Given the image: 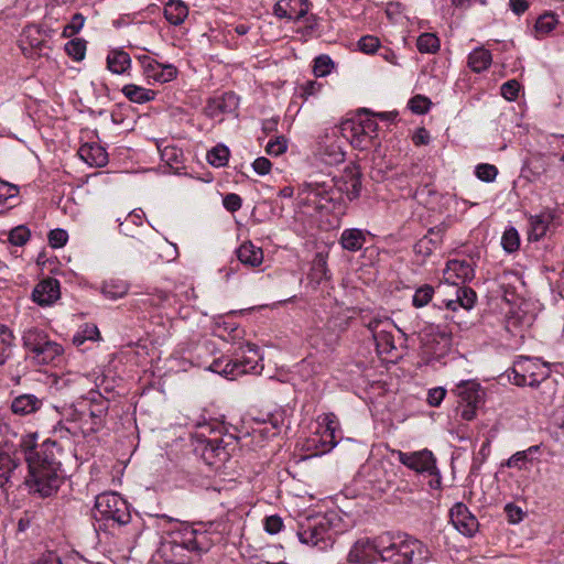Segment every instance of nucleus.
<instances>
[{"label": "nucleus", "instance_id": "9b49d317", "mask_svg": "<svg viewBox=\"0 0 564 564\" xmlns=\"http://www.w3.org/2000/svg\"><path fill=\"white\" fill-rule=\"evenodd\" d=\"M449 518L455 529L466 536H473L478 530V520L463 502L452 507Z\"/></svg>", "mask_w": 564, "mask_h": 564}, {"label": "nucleus", "instance_id": "a18cd8bd", "mask_svg": "<svg viewBox=\"0 0 564 564\" xmlns=\"http://www.w3.org/2000/svg\"><path fill=\"white\" fill-rule=\"evenodd\" d=\"M288 149V140L283 135H279L273 140H270L265 145V152L269 155L278 156L283 154Z\"/></svg>", "mask_w": 564, "mask_h": 564}, {"label": "nucleus", "instance_id": "bf43d9fd", "mask_svg": "<svg viewBox=\"0 0 564 564\" xmlns=\"http://www.w3.org/2000/svg\"><path fill=\"white\" fill-rule=\"evenodd\" d=\"M173 297L172 294L165 291H156L154 294H151L148 299V302L156 307H164L166 303L171 301Z\"/></svg>", "mask_w": 564, "mask_h": 564}, {"label": "nucleus", "instance_id": "5701e85b", "mask_svg": "<svg viewBox=\"0 0 564 564\" xmlns=\"http://www.w3.org/2000/svg\"><path fill=\"white\" fill-rule=\"evenodd\" d=\"M188 15V7L180 0H170L164 7V17L173 25L182 24Z\"/></svg>", "mask_w": 564, "mask_h": 564}, {"label": "nucleus", "instance_id": "5fc2aeb1", "mask_svg": "<svg viewBox=\"0 0 564 564\" xmlns=\"http://www.w3.org/2000/svg\"><path fill=\"white\" fill-rule=\"evenodd\" d=\"M337 434L332 431L323 430L319 436V443L322 445V452H329L337 444Z\"/></svg>", "mask_w": 564, "mask_h": 564}, {"label": "nucleus", "instance_id": "3c124183", "mask_svg": "<svg viewBox=\"0 0 564 564\" xmlns=\"http://www.w3.org/2000/svg\"><path fill=\"white\" fill-rule=\"evenodd\" d=\"M333 67L332 59L326 55H321L315 58L314 62V74L318 77L326 76L330 73Z\"/></svg>", "mask_w": 564, "mask_h": 564}, {"label": "nucleus", "instance_id": "c9c22d12", "mask_svg": "<svg viewBox=\"0 0 564 564\" xmlns=\"http://www.w3.org/2000/svg\"><path fill=\"white\" fill-rule=\"evenodd\" d=\"M65 52L76 62L84 59L86 54V41L79 37L68 41L65 44Z\"/></svg>", "mask_w": 564, "mask_h": 564}, {"label": "nucleus", "instance_id": "bb28decb", "mask_svg": "<svg viewBox=\"0 0 564 564\" xmlns=\"http://www.w3.org/2000/svg\"><path fill=\"white\" fill-rule=\"evenodd\" d=\"M491 62V53L484 47L474 50L468 56V65L476 73L486 70Z\"/></svg>", "mask_w": 564, "mask_h": 564}, {"label": "nucleus", "instance_id": "e433bc0d", "mask_svg": "<svg viewBox=\"0 0 564 564\" xmlns=\"http://www.w3.org/2000/svg\"><path fill=\"white\" fill-rule=\"evenodd\" d=\"M501 246L505 251L512 253L520 247V236L514 227L507 228L501 238Z\"/></svg>", "mask_w": 564, "mask_h": 564}, {"label": "nucleus", "instance_id": "8fccbe9b", "mask_svg": "<svg viewBox=\"0 0 564 564\" xmlns=\"http://www.w3.org/2000/svg\"><path fill=\"white\" fill-rule=\"evenodd\" d=\"M431 106V101L429 98L416 95L409 101V107L412 110V112L417 115H423L429 111Z\"/></svg>", "mask_w": 564, "mask_h": 564}, {"label": "nucleus", "instance_id": "c03bdc74", "mask_svg": "<svg viewBox=\"0 0 564 564\" xmlns=\"http://www.w3.org/2000/svg\"><path fill=\"white\" fill-rule=\"evenodd\" d=\"M85 23V17L82 13H75L72 17L70 22L64 28L63 30V36L64 37H72L75 34H77L84 26Z\"/></svg>", "mask_w": 564, "mask_h": 564}, {"label": "nucleus", "instance_id": "09e8293b", "mask_svg": "<svg viewBox=\"0 0 564 564\" xmlns=\"http://www.w3.org/2000/svg\"><path fill=\"white\" fill-rule=\"evenodd\" d=\"M476 176L484 182H492L495 181L498 170L495 165L481 163L476 166Z\"/></svg>", "mask_w": 564, "mask_h": 564}, {"label": "nucleus", "instance_id": "cd10ccee", "mask_svg": "<svg viewBox=\"0 0 564 564\" xmlns=\"http://www.w3.org/2000/svg\"><path fill=\"white\" fill-rule=\"evenodd\" d=\"M123 95L132 102L143 104L154 99V91L141 86L128 84L122 87Z\"/></svg>", "mask_w": 564, "mask_h": 564}, {"label": "nucleus", "instance_id": "7ed1b4c3", "mask_svg": "<svg viewBox=\"0 0 564 564\" xmlns=\"http://www.w3.org/2000/svg\"><path fill=\"white\" fill-rule=\"evenodd\" d=\"M345 193L349 200L356 199L361 192V172L358 165L350 164L345 167L343 175L337 180L318 181L312 180L304 182L300 187V194L305 195L306 199L316 207H324L323 202H333L334 187Z\"/></svg>", "mask_w": 564, "mask_h": 564}, {"label": "nucleus", "instance_id": "58836bf2", "mask_svg": "<svg viewBox=\"0 0 564 564\" xmlns=\"http://www.w3.org/2000/svg\"><path fill=\"white\" fill-rule=\"evenodd\" d=\"M476 299V292L470 288L463 286L456 290L455 302L465 310H470L475 305Z\"/></svg>", "mask_w": 564, "mask_h": 564}, {"label": "nucleus", "instance_id": "b1692460", "mask_svg": "<svg viewBox=\"0 0 564 564\" xmlns=\"http://www.w3.org/2000/svg\"><path fill=\"white\" fill-rule=\"evenodd\" d=\"M553 220V215L550 212L541 213L540 215L530 218V232L529 239L539 240L545 236L550 224Z\"/></svg>", "mask_w": 564, "mask_h": 564}, {"label": "nucleus", "instance_id": "2eb2a0df", "mask_svg": "<svg viewBox=\"0 0 564 564\" xmlns=\"http://www.w3.org/2000/svg\"><path fill=\"white\" fill-rule=\"evenodd\" d=\"M44 405V400L32 393H22L14 397L10 410L14 415L28 416L37 413Z\"/></svg>", "mask_w": 564, "mask_h": 564}, {"label": "nucleus", "instance_id": "423d86ee", "mask_svg": "<svg viewBox=\"0 0 564 564\" xmlns=\"http://www.w3.org/2000/svg\"><path fill=\"white\" fill-rule=\"evenodd\" d=\"M95 518L111 520L119 525H126L131 521V513L127 501L115 492H102L95 500Z\"/></svg>", "mask_w": 564, "mask_h": 564}, {"label": "nucleus", "instance_id": "1a4fd4ad", "mask_svg": "<svg viewBox=\"0 0 564 564\" xmlns=\"http://www.w3.org/2000/svg\"><path fill=\"white\" fill-rule=\"evenodd\" d=\"M143 70V75L147 79L153 80L154 83H169L173 80L177 75V69L172 64H162L149 55L138 56Z\"/></svg>", "mask_w": 564, "mask_h": 564}, {"label": "nucleus", "instance_id": "20e7f679", "mask_svg": "<svg viewBox=\"0 0 564 564\" xmlns=\"http://www.w3.org/2000/svg\"><path fill=\"white\" fill-rule=\"evenodd\" d=\"M336 517L323 514L305 519L299 524L297 536L303 544L318 551L330 549L335 542L337 530L333 524Z\"/></svg>", "mask_w": 564, "mask_h": 564}, {"label": "nucleus", "instance_id": "473e14b6", "mask_svg": "<svg viewBox=\"0 0 564 564\" xmlns=\"http://www.w3.org/2000/svg\"><path fill=\"white\" fill-rule=\"evenodd\" d=\"M373 340L379 354H390L395 349L393 335L386 328L377 332L373 336Z\"/></svg>", "mask_w": 564, "mask_h": 564}, {"label": "nucleus", "instance_id": "f257e3e1", "mask_svg": "<svg viewBox=\"0 0 564 564\" xmlns=\"http://www.w3.org/2000/svg\"><path fill=\"white\" fill-rule=\"evenodd\" d=\"M19 448L28 464L25 485L30 491L42 498L56 494L64 479L59 460L62 448L57 442L45 440L39 445L37 434L29 433L21 437Z\"/></svg>", "mask_w": 564, "mask_h": 564}, {"label": "nucleus", "instance_id": "7c9ffc66", "mask_svg": "<svg viewBox=\"0 0 564 564\" xmlns=\"http://www.w3.org/2000/svg\"><path fill=\"white\" fill-rule=\"evenodd\" d=\"M348 128L360 129L361 132H366L369 138L371 133H376L378 130V123L370 118H367L360 122L354 120H347L340 124L343 135H347Z\"/></svg>", "mask_w": 564, "mask_h": 564}, {"label": "nucleus", "instance_id": "f704fd0d", "mask_svg": "<svg viewBox=\"0 0 564 564\" xmlns=\"http://www.w3.org/2000/svg\"><path fill=\"white\" fill-rule=\"evenodd\" d=\"M539 451V446H530L525 451H520L513 454L506 463L509 468H518L524 469L527 468V463L529 462V455L532 453H536Z\"/></svg>", "mask_w": 564, "mask_h": 564}, {"label": "nucleus", "instance_id": "6e6d98bb", "mask_svg": "<svg viewBox=\"0 0 564 564\" xmlns=\"http://www.w3.org/2000/svg\"><path fill=\"white\" fill-rule=\"evenodd\" d=\"M379 40L375 36H362L358 42V47L364 53H373L379 47Z\"/></svg>", "mask_w": 564, "mask_h": 564}, {"label": "nucleus", "instance_id": "de8ad7c7", "mask_svg": "<svg viewBox=\"0 0 564 564\" xmlns=\"http://www.w3.org/2000/svg\"><path fill=\"white\" fill-rule=\"evenodd\" d=\"M556 22L557 20L553 13H545L538 19L535 30L539 33L546 34L555 28Z\"/></svg>", "mask_w": 564, "mask_h": 564}, {"label": "nucleus", "instance_id": "69168bd1", "mask_svg": "<svg viewBox=\"0 0 564 564\" xmlns=\"http://www.w3.org/2000/svg\"><path fill=\"white\" fill-rule=\"evenodd\" d=\"M252 167L259 175H267L271 171L272 163L269 159L260 156L253 161Z\"/></svg>", "mask_w": 564, "mask_h": 564}, {"label": "nucleus", "instance_id": "9d476101", "mask_svg": "<svg viewBox=\"0 0 564 564\" xmlns=\"http://www.w3.org/2000/svg\"><path fill=\"white\" fill-rule=\"evenodd\" d=\"M398 455L399 462L416 473H435L436 459L429 449L404 453L393 451Z\"/></svg>", "mask_w": 564, "mask_h": 564}, {"label": "nucleus", "instance_id": "37998d69", "mask_svg": "<svg viewBox=\"0 0 564 564\" xmlns=\"http://www.w3.org/2000/svg\"><path fill=\"white\" fill-rule=\"evenodd\" d=\"M312 271L313 278L317 281V283H319L322 280L329 279L327 263L322 254H317L315 258Z\"/></svg>", "mask_w": 564, "mask_h": 564}, {"label": "nucleus", "instance_id": "aec40b11", "mask_svg": "<svg viewBox=\"0 0 564 564\" xmlns=\"http://www.w3.org/2000/svg\"><path fill=\"white\" fill-rule=\"evenodd\" d=\"M79 156L90 166H105L108 163L106 150L97 143H85L78 150Z\"/></svg>", "mask_w": 564, "mask_h": 564}, {"label": "nucleus", "instance_id": "a878e982", "mask_svg": "<svg viewBox=\"0 0 564 564\" xmlns=\"http://www.w3.org/2000/svg\"><path fill=\"white\" fill-rule=\"evenodd\" d=\"M131 64L129 54L124 51H112L107 56V67L115 74H123Z\"/></svg>", "mask_w": 564, "mask_h": 564}, {"label": "nucleus", "instance_id": "412c9836", "mask_svg": "<svg viewBox=\"0 0 564 564\" xmlns=\"http://www.w3.org/2000/svg\"><path fill=\"white\" fill-rule=\"evenodd\" d=\"M237 258L240 263L256 268L263 262V251L251 241L243 242L237 250Z\"/></svg>", "mask_w": 564, "mask_h": 564}, {"label": "nucleus", "instance_id": "f8f14e48", "mask_svg": "<svg viewBox=\"0 0 564 564\" xmlns=\"http://www.w3.org/2000/svg\"><path fill=\"white\" fill-rule=\"evenodd\" d=\"M200 456L209 466H218L225 463L230 454L224 440L220 437L205 438L199 442Z\"/></svg>", "mask_w": 564, "mask_h": 564}, {"label": "nucleus", "instance_id": "680f3d73", "mask_svg": "<svg viewBox=\"0 0 564 564\" xmlns=\"http://www.w3.org/2000/svg\"><path fill=\"white\" fill-rule=\"evenodd\" d=\"M283 521L279 516H269L264 519V530L269 534H276L281 531Z\"/></svg>", "mask_w": 564, "mask_h": 564}, {"label": "nucleus", "instance_id": "4468645a", "mask_svg": "<svg viewBox=\"0 0 564 564\" xmlns=\"http://www.w3.org/2000/svg\"><path fill=\"white\" fill-rule=\"evenodd\" d=\"M59 296V281L54 278L43 279L32 292V300L41 306L52 305Z\"/></svg>", "mask_w": 564, "mask_h": 564}, {"label": "nucleus", "instance_id": "ea45409f", "mask_svg": "<svg viewBox=\"0 0 564 564\" xmlns=\"http://www.w3.org/2000/svg\"><path fill=\"white\" fill-rule=\"evenodd\" d=\"M433 294H434V289L429 284H424V285L420 286L419 289H416V291L413 295L412 303L415 307H423L426 304H429V302L433 297Z\"/></svg>", "mask_w": 564, "mask_h": 564}, {"label": "nucleus", "instance_id": "a211bd4d", "mask_svg": "<svg viewBox=\"0 0 564 564\" xmlns=\"http://www.w3.org/2000/svg\"><path fill=\"white\" fill-rule=\"evenodd\" d=\"M445 279L451 281L452 284L457 285L459 282L464 283L473 279L474 269L470 263L465 260H449L444 271Z\"/></svg>", "mask_w": 564, "mask_h": 564}, {"label": "nucleus", "instance_id": "ddd939ff", "mask_svg": "<svg viewBox=\"0 0 564 564\" xmlns=\"http://www.w3.org/2000/svg\"><path fill=\"white\" fill-rule=\"evenodd\" d=\"M14 454L15 451L11 443L7 441L0 443V487L2 488L11 485L15 470L20 466Z\"/></svg>", "mask_w": 564, "mask_h": 564}, {"label": "nucleus", "instance_id": "6e6552de", "mask_svg": "<svg viewBox=\"0 0 564 564\" xmlns=\"http://www.w3.org/2000/svg\"><path fill=\"white\" fill-rule=\"evenodd\" d=\"M312 2L310 0H280L273 8V13L280 19L304 21L311 30L317 25V17L310 13Z\"/></svg>", "mask_w": 564, "mask_h": 564}, {"label": "nucleus", "instance_id": "864d4df0", "mask_svg": "<svg viewBox=\"0 0 564 564\" xmlns=\"http://www.w3.org/2000/svg\"><path fill=\"white\" fill-rule=\"evenodd\" d=\"M68 239L67 231L61 228H56L48 234V243L52 248H62L66 245Z\"/></svg>", "mask_w": 564, "mask_h": 564}, {"label": "nucleus", "instance_id": "0e129e2a", "mask_svg": "<svg viewBox=\"0 0 564 564\" xmlns=\"http://www.w3.org/2000/svg\"><path fill=\"white\" fill-rule=\"evenodd\" d=\"M348 133L350 134V138H351L350 142L354 147L359 148V149H364L366 147V144L364 142L367 138H369L366 132H361L360 129L348 128L347 135H346L347 138H348Z\"/></svg>", "mask_w": 564, "mask_h": 564}, {"label": "nucleus", "instance_id": "052dcab7", "mask_svg": "<svg viewBox=\"0 0 564 564\" xmlns=\"http://www.w3.org/2000/svg\"><path fill=\"white\" fill-rule=\"evenodd\" d=\"M197 529L186 528L182 532V544L188 551H194V541H197Z\"/></svg>", "mask_w": 564, "mask_h": 564}, {"label": "nucleus", "instance_id": "393cba45", "mask_svg": "<svg viewBox=\"0 0 564 564\" xmlns=\"http://www.w3.org/2000/svg\"><path fill=\"white\" fill-rule=\"evenodd\" d=\"M539 387L538 394L535 395L536 401L544 408H549L554 404L556 398V384L553 381L544 378L536 383Z\"/></svg>", "mask_w": 564, "mask_h": 564}, {"label": "nucleus", "instance_id": "49530a36", "mask_svg": "<svg viewBox=\"0 0 564 564\" xmlns=\"http://www.w3.org/2000/svg\"><path fill=\"white\" fill-rule=\"evenodd\" d=\"M324 160L327 164H337L344 162L345 152L339 145L330 144L324 151Z\"/></svg>", "mask_w": 564, "mask_h": 564}, {"label": "nucleus", "instance_id": "4be33fe9", "mask_svg": "<svg viewBox=\"0 0 564 564\" xmlns=\"http://www.w3.org/2000/svg\"><path fill=\"white\" fill-rule=\"evenodd\" d=\"M552 160L545 155H534L529 162V171L538 181L549 180L552 177Z\"/></svg>", "mask_w": 564, "mask_h": 564}, {"label": "nucleus", "instance_id": "0eeeda50", "mask_svg": "<svg viewBox=\"0 0 564 564\" xmlns=\"http://www.w3.org/2000/svg\"><path fill=\"white\" fill-rule=\"evenodd\" d=\"M508 378L513 384L533 387L546 378L545 366L532 358L520 356L514 360Z\"/></svg>", "mask_w": 564, "mask_h": 564}, {"label": "nucleus", "instance_id": "72a5a7b5", "mask_svg": "<svg viewBox=\"0 0 564 564\" xmlns=\"http://www.w3.org/2000/svg\"><path fill=\"white\" fill-rule=\"evenodd\" d=\"M416 47L421 53L434 54L440 50V40L433 33H423L417 37Z\"/></svg>", "mask_w": 564, "mask_h": 564}, {"label": "nucleus", "instance_id": "4d7b16f0", "mask_svg": "<svg viewBox=\"0 0 564 564\" xmlns=\"http://www.w3.org/2000/svg\"><path fill=\"white\" fill-rule=\"evenodd\" d=\"M213 545V542L206 531H198L197 541H194V551L195 552H206Z\"/></svg>", "mask_w": 564, "mask_h": 564}, {"label": "nucleus", "instance_id": "13d9d810", "mask_svg": "<svg viewBox=\"0 0 564 564\" xmlns=\"http://www.w3.org/2000/svg\"><path fill=\"white\" fill-rule=\"evenodd\" d=\"M224 207L231 213L239 210L242 206V199L238 194H227L223 199Z\"/></svg>", "mask_w": 564, "mask_h": 564}, {"label": "nucleus", "instance_id": "338daca9", "mask_svg": "<svg viewBox=\"0 0 564 564\" xmlns=\"http://www.w3.org/2000/svg\"><path fill=\"white\" fill-rule=\"evenodd\" d=\"M505 511H506L507 517L511 523H518L522 520L523 511L520 507H518L513 503H508L505 507Z\"/></svg>", "mask_w": 564, "mask_h": 564}, {"label": "nucleus", "instance_id": "603ef678", "mask_svg": "<svg viewBox=\"0 0 564 564\" xmlns=\"http://www.w3.org/2000/svg\"><path fill=\"white\" fill-rule=\"evenodd\" d=\"M501 95L509 101L516 100L519 95L520 84L516 79H510L501 85Z\"/></svg>", "mask_w": 564, "mask_h": 564}, {"label": "nucleus", "instance_id": "2f4dec72", "mask_svg": "<svg viewBox=\"0 0 564 564\" xmlns=\"http://www.w3.org/2000/svg\"><path fill=\"white\" fill-rule=\"evenodd\" d=\"M230 151L224 144H217L207 152V161L215 167L226 166L229 160Z\"/></svg>", "mask_w": 564, "mask_h": 564}, {"label": "nucleus", "instance_id": "e2e57ef3", "mask_svg": "<svg viewBox=\"0 0 564 564\" xmlns=\"http://www.w3.org/2000/svg\"><path fill=\"white\" fill-rule=\"evenodd\" d=\"M446 395V390L442 387L433 388L429 390L427 403L431 406H438Z\"/></svg>", "mask_w": 564, "mask_h": 564}, {"label": "nucleus", "instance_id": "a19ab883", "mask_svg": "<svg viewBox=\"0 0 564 564\" xmlns=\"http://www.w3.org/2000/svg\"><path fill=\"white\" fill-rule=\"evenodd\" d=\"M214 104L220 112H231L238 107V97L234 93H226L221 98L215 99Z\"/></svg>", "mask_w": 564, "mask_h": 564}, {"label": "nucleus", "instance_id": "4c0bfd02", "mask_svg": "<svg viewBox=\"0 0 564 564\" xmlns=\"http://www.w3.org/2000/svg\"><path fill=\"white\" fill-rule=\"evenodd\" d=\"M223 376L229 379H235L238 376L249 373V369H247L246 364L238 360H232L226 357V361L224 364Z\"/></svg>", "mask_w": 564, "mask_h": 564}, {"label": "nucleus", "instance_id": "6ab92c4d", "mask_svg": "<svg viewBox=\"0 0 564 564\" xmlns=\"http://www.w3.org/2000/svg\"><path fill=\"white\" fill-rule=\"evenodd\" d=\"M368 235V231L359 228L344 229L339 238V245L344 250L357 252L364 248Z\"/></svg>", "mask_w": 564, "mask_h": 564}, {"label": "nucleus", "instance_id": "79ce46f5", "mask_svg": "<svg viewBox=\"0 0 564 564\" xmlns=\"http://www.w3.org/2000/svg\"><path fill=\"white\" fill-rule=\"evenodd\" d=\"M31 232L25 226H18L9 234V241L18 247L24 246L30 239Z\"/></svg>", "mask_w": 564, "mask_h": 564}, {"label": "nucleus", "instance_id": "774afa93", "mask_svg": "<svg viewBox=\"0 0 564 564\" xmlns=\"http://www.w3.org/2000/svg\"><path fill=\"white\" fill-rule=\"evenodd\" d=\"M322 85L315 80H306L301 85V96L307 98L308 96L315 95L319 91Z\"/></svg>", "mask_w": 564, "mask_h": 564}, {"label": "nucleus", "instance_id": "f3484780", "mask_svg": "<svg viewBox=\"0 0 564 564\" xmlns=\"http://www.w3.org/2000/svg\"><path fill=\"white\" fill-rule=\"evenodd\" d=\"M455 392L459 398V405L468 404L479 406L484 401V390L476 381H462L457 384Z\"/></svg>", "mask_w": 564, "mask_h": 564}, {"label": "nucleus", "instance_id": "c85d7f7f", "mask_svg": "<svg viewBox=\"0 0 564 564\" xmlns=\"http://www.w3.org/2000/svg\"><path fill=\"white\" fill-rule=\"evenodd\" d=\"M241 354L237 352L236 355L239 357L236 360L242 361L246 364L247 369L253 371L258 365L259 357V348L256 344L246 343L243 346L239 348Z\"/></svg>", "mask_w": 564, "mask_h": 564}, {"label": "nucleus", "instance_id": "c756f323", "mask_svg": "<svg viewBox=\"0 0 564 564\" xmlns=\"http://www.w3.org/2000/svg\"><path fill=\"white\" fill-rule=\"evenodd\" d=\"M14 335L6 325H0V366L4 365L11 354Z\"/></svg>", "mask_w": 564, "mask_h": 564}, {"label": "nucleus", "instance_id": "dca6fc26", "mask_svg": "<svg viewBox=\"0 0 564 564\" xmlns=\"http://www.w3.org/2000/svg\"><path fill=\"white\" fill-rule=\"evenodd\" d=\"M443 240V229L434 227L429 229L427 234L417 240L413 246V251L417 257H421V261H425L434 250L440 248Z\"/></svg>", "mask_w": 564, "mask_h": 564}, {"label": "nucleus", "instance_id": "39448f33", "mask_svg": "<svg viewBox=\"0 0 564 564\" xmlns=\"http://www.w3.org/2000/svg\"><path fill=\"white\" fill-rule=\"evenodd\" d=\"M22 346L26 350V358L36 365H48L64 352L62 345L51 340L47 333L37 327L23 332Z\"/></svg>", "mask_w": 564, "mask_h": 564}, {"label": "nucleus", "instance_id": "f03ea898", "mask_svg": "<svg viewBox=\"0 0 564 564\" xmlns=\"http://www.w3.org/2000/svg\"><path fill=\"white\" fill-rule=\"evenodd\" d=\"M376 554L394 564H424L431 556L429 547L420 540L403 532H384L375 539L357 540L348 552L347 561L368 564Z\"/></svg>", "mask_w": 564, "mask_h": 564}]
</instances>
